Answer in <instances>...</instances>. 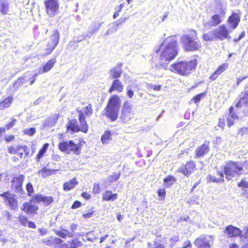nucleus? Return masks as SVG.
<instances>
[{
    "instance_id": "obj_5",
    "label": "nucleus",
    "mask_w": 248,
    "mask_h": 248,
    "mask_svg": "<svg viewBox=\"0 0 248 248\" xmlns=\"http://www.w3.org/2000/svg\"><path fill=\"white\" fill-rule=\"evenodd\" d=\"M59 148L62 152L70 154L73 152L75 155H79L80 152V147L79 144H75L73 141L61 142L59 144Z\"/></svg>"
},
{
    "instance_id": "obj_25",
    "label": "nucleus",
    "mask_w": 248,
    "mask_h": 248,
    "mask_svg": "<svg viewBox=\"0 0 248 248\" xmlns=\"http://www.w3.org/2000/svg\"><path fill=\"white\" fill-rule=\"evenodd\" d=\"M33 200L38 202H42L46 205H49L53 202V199L51 197H43L37 194L34 195Z\"/></svg>"
},
{
    "instance_id": "obj_59",
    "label": "nucleus",
    "mask_w": 248,
    "mask_h": 248,
    "mask_svg": "<svg viewBox=\"0 0 248 248\" xmlns=\"http://www.w3.org/2000/svg\"><path fill=\"white\" fill-rule=\"evenodd\" d=\"M93 191L94 193L98 194L100 192L99 185L98 184H95L93 186Z\"/></svg>"
},
{
    "instance_id": "obj_6",
    "label": "nucleus",
    "mask_w": 248,
    "mask_h": 248,
    "mask_svg": "<svg viewBox=\"0 0 248 248\" xmlns=\"http://www.w3.org/2000/svg\"><path fill=\"white\" fill-rule=\"evenodd\" d=\"M0 196L3 198L6 204L8 205L11 209H17V200L15 195L6 192L1 194Z\"/></svg>"
},
{
    "instance_id": "obj_40",
    "label": "nucleus",
    "mask_w": 248,
    "mask_h": 248,
    "mask_svg": "<svg viewBox=\"0 0 248 248\" xmlns=\"http://www.w3.org/2000/svg\"><path fill=\"white\" fill-rule=\"evenodd\" d=\"M233 107H231L230 108V116L227 119V122L228 125L230 127L233 124V122L235 118H237V116L233 113Z\"/></svg>"
},
{
    "instance_id": "obj_45",
    "label": "nucleus",
    "mask_w": 248,
    "mask_h": 248,
    "mask_svg": "<svg viewBox=\"0 0 248 248\" xmlns=\"http://www.w3.org/2000/svg\"><path fill=\"white\" fill-rule=\"evenodd\" d=\"M238 186L240 187H242L243 193H248V182L245 180H242V181L238 184Z\"/></svg>"
},
{
    "instance_id": "obj_17",
    "label": "nucleus",
    "mask_w": 248,
    "mask_h": 248,
    "mask_svg": "<svg viewBox=\"0 0 248 248\" xmlns=\"http://www.w3.org/2000/svg\"><path fill=\"white\" fill-rule=\"evenodd\" d=\"M38 209V205L32 202H26L23 204L21 209L28 214H35Z\"/></svg>"
},
{
    "instance_id": "obj_33",
    "label": "nucleus",
    "mask_w": 248,
    "mask_h": 248,
    "mask_svg": "<svg viewBox=\"0 0 248 248\" xmlns=\"http://www.w3.org/2000/svg\"><path fill=\"white\" fill-rule=\"evenodd\" d=\"M117 198V194L112 193L110 191H107L103 194L102 200L103 201H114Z\"/></svg>"
},
{
    "instance_id": "obj_4",
    "label": "nucleus",
    "mask_w": 248,
    "mask_h": 248,
    "mask_svg": "<svg viewBox=\"0 0 248 248\" xmlns=\"http://www.w3.org/2000/svg\"><path fill=\"white\" fill-rule=\"evenodd\" d=\"M181 40L183 47L186 51H195L201 47L200 41L196 40L194 37L188 34H185L181 37Z\"/></svg>"
},
{
    "instance_id": "obj_49",
    "label": "nucleus",
    "mask_w": 248,
    "mask_h": 248,
    "mask_svg": "<svg viewBox=\"0 0 248 248\" xmlns=\"http://www.w3.org/2000/svg\"><path fill=\"white\" fill-rule=\"evenodd\" d=\"M175 178L171 176H169L167 178H166L164 180V182L166 184V186H171L174 182H175Z\"/></svg>"
},
{
    "instance_id": "obj_3",
    "label": "nucleus",
    "mask_w": 248,
    "mask_h": 248,
    "mask_svg": "<svg viewBox=\"0 0 248 248\" xmlns=\"http://www.w3.org/2000/svg\"><path fill=\"white\" fill-rule=\"evenodd\" d=\"M224 170L226 178L228 180H232L244 172L242 164L239 162L229 161L225 165Z\"/></svg>"
},
{
    "instance_id": "obj_50",
    "label": "nucleus",
    "mask_w": 248,
    "mask_h": 248,
    "mask_svg": "<svg viewBox=\"0 0 248 248\" xmlns=\"http://www.w3.org/2000/svg\"><path fill=\"white\" fill-rule=\"evenodd\" d=\"M179 240V236L178 235L172 236L170 239V247L173 246L176 242Z\"/></svg>"
},
{
    "instance_id": "obj_15",
    "label": "nucleus",
    "mask_w": 248,
    "mask_h": 248,
    "mask_svg": "<svg viewBox=\"0 0 248 248\" xmlns=\"http://www.w3.org/2000/svg\"><path fill=\"white\" fill-rule=\"evenodd\" d=\"M121 104L120 97L118 95H114L109 99L106 107L119 110Z\"/></svg>"
},
{
    "instance_id": "obj_37",
    "label": "nucleus",
    "mask_w": 248,
    "mask_h": 248,
    "mask_svg": "<svg viewBox=\"0 0 248 248\" xmlns=\"http://www.w3.org/2000/svg\"><path fill=\"white\" fill-rule=\"evenodd\" d=\"M122 73V71L120 68L115 67L110 70L109 75L112 78L117 79L120 77Z\"/></svg>"
},
{
    "instance_id": "obj_2",
    "label": "nucleus",
    "mask_w": 248,
    "mask_h": 248,
    "mask_svg": "<svg viewBox=\"0 0 248 248\" xmlns=\"http://www.w3.org/2000/svg\"><path fill=\"white\" fill-rule=\"evenodd\" d=\"M197 65V61L195 59L189 62H180L175 63L171 65L170 70L180 75L187 76L191 73Z\"/></svg>"
},
{
    "instance_id": "obj_19",
    "label": "nucleus",
    "mask_w": 248,
    "mask_h": 248,
    "mask_svg": "<svg viewBox=\"0 0 248 248\" xmlns=\"http://www.w3.org/2000/svg\"><path fill=\"white\" fill-rule=\"evenodd\" d=\"M67 131L70 134L78 132L80 131V128L78 124V122L76 120H70L66 124Z\"/></svg>"
},
{
    "instance_id": "obj_63",
    "label": "nucleus",
    "mask_w": 248,
    "mask_h": 248,
    "mask_svg": "<svg viewBox=\"0 0 248 248\" xmlns=\"http://www.w3.org/2000/svg\"><path fill=\"white\" fill-rule=\"evenodd\" d=\"M81 205V203L78 201H76L74 202L72 206V209H76Z\"/></svg>"
},
{
    "instance_id": "obj_21",
    "label": "nucleus",
    "mask_w": 248,
    "mask_h": 248,
    "mask_svg": "<svg viewBox=\"0 0 248 248\" xmlns=\"http://www.w3.org/2000/svg\"><path fill=\"white\" fill-rule=\"evenodd\" d=\"M56 62V59H52L49 60L43 66V68H40L38 73L34 74V76H37L39 74H44L49 71L54 65Z\"/></svg>"
},
{
    "instance_id": "obj_13",
    "label": "nucleus",
    "mask_w": 248,
    "mask_h": 248,
    "mask_svg": "<svg viewBox=\"0 0 248 248\" xmlns=\"http://www.w3.org/2000/svg\"><path fill=\"white\" fill-rule=\"evenodd\" d=\"M218 14H216L212 16L210 21V24L212 26H216L219 24L221 22V17L225 15V8L221 7L218 12Z\"/></svg>"
},
{
    "instance_id": "obj_38",
    "label": "nucleus",
    "mask_w": 248,
    "mask_h": 248,
    "mask_svg": "<svg viewBox=\"0 0 248 248\" xmlns=\"http://www.w3.org/2000/svg\"><path fill=\"white\" fill-rule=\"evenodd\" d=\"M30 77V76L29 74L26 73L25 76L19 78L16 81H15L13 85L14 87L16 86L17 84H18L19 85H21L27 83L29 81V78Z\"/></svg>"
},
{
    "instance_id": "obj_7",
    "label": "nucleus",
    "mask_w": 248,
    "mask_h": 248,
    "mask_svg": "<svg viewBox=\"0 0 248 248\" xmlns=\"http://www.w3.org/2000/svg\"><path fill=\"white\" fill-rule=\"evenodd\" d=\"M213 240L211 235H202L195 240L194 244L198 248H209Z\"/></svg>"
},
{
    "instance_id": "obj_32",
    "label": "nucleus",
    "mask_w": 248,
    "mask_h": 248,
    "mask_svg": "<svg viewBox=\"0 0 248 248\" xmlns=\"http://www.w3.org/2000/svg\"><path fill=\"white\" fill-rule=\"evenodd\" d=\"M77 182L75 178H73L68 182H65L63 186V190L65 191H69L73 189L75 186L78 185Z\"/></svg>"
},
{
    "instance_id": "obj_48",
    "label": "nucleus",
    "mask_w": 248,
    "mask_h": 248,
    "mask_svg": "<svg viewBox=\"0 0 248 248\" xmlns=\"http://www.w3.org/2000/svg\"><path fill=\"white\" fill-rule=\"evenodd\" d=\"M101 23H94L91 26L90 29V33L92 34L96 33L101 26Z\"/></svg>"
},
{
    "instance_id": "obj_20",
    "label": "nucleus",
    "mask_w": 248,
    "mask_h": 248,
    "mask_svg": "<svg viewBox=\"0 0 248 248\" xmlns=\"http://www.w3.org/2000/svg\"><path fill=\"white\" fill-rule=\"evenodd\" d=\"M209 144L208 141H205L203 144L197 148L196 151V156L200 157L207 154L210 150Z\"/></svg>"
},
{
    "instance_id": "obj_36",
    "label": "nucleus",
    "mask_w": 248,
    "mask_h": 248,
    "mask_svg": "<svg viewBox=\"0 0 248 248\" xmlns=\"http://www.w3.org/2000/svg\"><path fill=\"white\" fill-rule=\"evenodd\" d=\"M57 170L49 169L46 168H43L41 170H39L38 173L39 174H41L43 177L45 178L54 174Z\"/></svg>"
},
{
    "instance_id": "obj_30",
    "label": "nucleus",
    "mask_w": 248,
    "mask_h": 248,
    "mask_svg": "<svg viewBox=\"0 0 248 248\" xmlns=\"http://www.w3.org/2000/svg\"><path fill=\"white\" fill-rule=\"evenodd\" d=\"M217 175L218 177H216V176L212 175H208L207 178L208 181L217 183L223 181L224 174L222 172L217 171Z\"/></svg>"
},
{
    "instance_id": "obj_47",
    "label": "nucleus",
    "mask_w": 248,
    "mask_h": 248,
    "mask_svg": "<svg viewBox=\"0 0 248 248\" xmlns=\"http://www.w3.org/2000/svg\"><path fill=\"white\" fill-rule=\"evenodd\" d=\"M52 247L54 248H56L59 247L60 245H61L63 242V241L59 238L57 237H52Z\"/></svg>"
},
{
    "instance_id": "obj_42",
    "label": "nucleus",
    "mask_w": 248,
    "mask_h": 248,
    "mask_svg": "<svg viewBox=\"0 0 248 248\" xmlns=\"http://www.w3.org/2000/svg\"><path fill=\"white\" fill-rule=\"evenodd\" d=\"M112 140L109 131H106L101 137V141L103 144H108Z\"/></svg>"
},
{
    "instance_id": "obj_35",
    "label": "nucleus",
    "mask_w": 248,
    "mask_h": 248,
    "mask_svg": "<svg viewBox=\"0 0 248 248\" xmlns=\"http://www.w3.org/2000/svg\"><path fill=\"white\" fill-rule=\"evenodd\" d=\"M13 102V97L12 96H9L3 101L0 102V109L4 110L9 108Z\"/></svg>"
},
{
    "instance_id": "obj_56",
    "label": "nucleus",
    "mask_w": 248,
    "mask_h": 248,
    "mask_svg": "<svg viewBox=\"0 0 248 248\" xmlns=\"http://www.w3.org/2000/svg\"><path fill=\"white\" fill-rule=\"evenodd\" d=\"M16 119L13 118L12 121L6 125V127L7 129L11 128L16 123Z\"/></svg>"
},
{
    "instance_id": "obj_8",
    "label": "nucleus",
    "mask_w": 248,
    "mask_h": 248,
    "mask_svg": "<svg viewBox=\"0 0 248 248\" xmlns=\"http://www.w3.org/2000/svg\"><path fill=\"white\" fill-rule=\"evenodd\" d=\"M45 5L47 14L49 16L53 17L56 15L59 10L58 0H45Z\"/></svg>"
},
{
    "instance_id": "obj_62",
    "label": "nucleus",
    "mask_w": 248,
    "mask_h": 248,
    "mask_svg": "<svg viewBox=\"0 0 248 248\" xmlns=\"http://www.w3.org/2000/svg\"><path fill=\"white\" fill-rule=\"evenodd\" d=\"M165 190L164 189H160L158 191V195L159 197L161 198H164L165 196Z\"/></svg>"
},
{
    "instance_id": "obj_34",
    "label": "nucleus",
    "mask_w": 248,
    "mask_h": 248,
    "mask_svg": "<svg viewBox=\"0 0 248 248\" xmlns=\"http://www.w3.org/2000/svg\"><path fill=\"white\" fill-rule=\"evenodd\" d=\"M55 232L57 235L62 238H66L67 237H73V233L72 232H71L68 230L64 229H62L60 230H57L55 231Z\"/></svg>"
},
{
    "instance_id": "obj_60",
    "label": "nucleus",
    "mask_w": 248,
    "mask_h": 248,
    "mask_svg": "<svg viewBox=\"0 0 248 248\" xmlns=\"http://www.w3.org/2000/svg\"><path fill=\"white\" fill-rule=\"evenodd\" d=\"M127 90V95L129 97V98H132L134 95V92L132 90H131L128 87H126Z\"/></svg>"
},
{
    "instance_id": "obj_52",
    "label": "nucleus",
    "mask_w": 248,
    "mask_h": 248,
    "mask_svg": "<svg viewBox=\"0 0 248 248\" xmlns=\"http://www.w3.org/2000/svg\"><path fill=\"white\" fill-rule=\"evenodd\" d=\"M36 132L35 128H30L29 129H25L24 130V133L29 136L33 135Z\"/></svg>"
},
{
    "instance_id": "obj_14",
    "label": "nucleus",
    "mask_w": 248,
    "mask_h": 248,
    "mask_svg": "<svg viewBox=\"0 0 248 248\" xmlns=\"http://www.w3.org/2000/svg\"><path fill=\"white\" fill-rule=\"evenodd\" d=\"M119 110L106 107L104 110V115L111 121H116L118 117V112Z\"/></svg>"
},
{
    "instance_id": "obj_41",
    "label": "nucleus",
    "mask_w": 248,
    "mask_h": 248,
    "mask_svg": "<svg viewBox=\"0 0 248 248\" xmlns=\"http://www.w3.org/2000/svg\"><path fill=\"white\" fill-rule=\"evenodd\" d=\"M49 147V144L47 143H45L43 147L40 150L39 153H38L36 156L37 161L38 162L40 161V159L41 158L43 157L44 154L46 152Z\"/></svg>"
},
{
    "instance_id": "obj_39",
    "label": "nucleus",
    "mask_w": 248,
    "mask_h": 248,
    "mask_svg": "<svg viewBox=\"0 0 248 248\" xmlns=\"http://www.w3.org/2000/svg\"><path fill=\"white\" fill-rule=\"evenodd\" d=\"M202 38L204 40L206 41H210L216 39L214 29L205 34H204L202 36Z\"/></svg>"
},
{
    "instance_id": "obj_44",
    "label": "nucleus",
    "mask_w": 248,
    "mask_h": 248,
    "mask_svg": "<svg viewBox=\"0 0 248 248\" xmlns=\"http://www.w3.org/2000/svg\"><path fill=\"white\" fill-rule=\"evenodd\" d=\"M57 118L55 116H52L48 118L45 122V125L52 127L55 125L57 123Z\"/></svg>"
},
{
    "instance_id": "obj_54",
    "label": "nucleus",
    "mask_w": 248,
    "mask_h": 248,
    "mask_svg": "<svg viewBox=\"0 0 248 248\" xmlns=\"http://www.w3.org/2000/svg\"><path fill=\"white\" fill-rule=\"evenodd\" d=\"M26 189L28 192V194L30 196H31L34 192L33 186L30 183H29L26 185Z\"/></svg>"
},
{
    "instance_id": "obj_61",
    "label": "nucleus",
    "mask_w": 248,
    "mask_h": 248,
    "mask_svg": "<svg viewBox=\"0 0 248 248\" xmlns=\"http://www.w3.org/2000/svg\"><path fill=\"white\" fill-rule=\"evenodd\" d=\"M191 247V242L189 240H186L183 243V247L181 248H187Z\"/></svg>"
},
{
    "instance_id": "obj_28",
    "label": "nucleus",
    "mask_w": 248,
    "mask_h": 248,
    "mask_svg": "<svg viewBox=\"0 0 248 248\" xmlns=\"http://www.w3.org/2000/svg\"><path fill=\"white\" fill-rule=\"evenodd\" d=\"M82 246V243L81 241L78 239H74L70 241H67L66 244L62 245L61 248H78Z\"/></svg>"
},
{
    "instance_id": "obj_31",
    "label": "nucleus",
    "mask_w": 248,
    "mask_h": 248,
    "mask_svg": "<svg viewBox=\"0 0 248 248\" xmlns=\"http://www.w3.org/2000/svg\"><path fill=\"white\" fill-rule=\"evenodd\" d=\"M9 11V3L7 0H0V12L5 15Z\"/></svg>"
},
{
    "instance_id": "obj_1",
    "label": "nucleus",
    "mask_w": 248,
    "mask_h": 248,
    "mask_svg": "<svg viewBox=\"0 0 248 248\" xmlns=\"http://www.w3.org/2000/svg\"><path fill=\"white\" fill-rule=\"evenodd\" d=\"M156 52L159 56L160 65L166 68L168 63L177 54V42L176 36H171L166 38Z\"/></svg>"
},
{
    "instance_id": "obj_18",
    "label": "nucleus",
    "mask_w": 248,
    "mask_h": 248,
    "mask_svg": "<svg viewBox=\"0 0 248 248\" xmlns=\"http://www.w3.org/2000/svg\"><path fill=\"white\" fill-rule=\"evenodd\" d=\"M240 21V15L233 12L228 19V23L232 27V30H234L237 27Z\"/></svg>"
},
{
    "instance_id": "obj_27",
    "label": "nucleus",
    "mask_w": 248,
    "mask_h": 248,
    "mask_svg": "<svg viewBox=\"0 0 248 248\" xmlns=\"http://www.w3.org/2000/svg\"><path fill=\"white\" fill-rule=\"evenodd\" d=\"M124 86L122 82L119 79H115L113 80L111 86L108 90L109 93H111L114 91H116L121 93L123 91Z\"/></svg>"
},
{
    "instance_id": "obj_10",
    "label": "nucleus",
    "mask_w": 248,
    "mask_h": 248,
    "mask_svg": "<svg viewBox=\"0 0 248 248\" xmlns=\"http://www.w3.org/2000/svg\"><path fill=\"white\" fill-rule=\"evenodd\" d=\"M133 115L131 107L128 103L124 102L120 119L123 122H127L132 118Z\"/></svg>"
},
{
    "instance_id": "obj_58",
    "label": "nucleus",
    "mask_w": 248,
    "mask_h": 248,
    "mask_svg": "<svg viewBox=\"0 0 248 248\" xmlns=\"http://www.w3.org/2000/svg\"><path fill=\"white\" fill-rule=\"evenodd\" d=\"M203 95H204L203 93H201V94H198L192 99V100H193L195 103H197L200 102V101L202 97L203 96Z\"/></svg>"
},
{
    "instance_id": "obj_11",
    "label": "nucleus",
    "mask_w": 248,
    "mask_h": 248,
    "mask_svg": "<svg viewBox=\"0 0 248 248\" xmlns=\"http://www.w3.org/2000/svg\"><path fill=\"white\" fill-rule=\"evenodd\" d=\"M60 39V34L58 31H54L53 34L51 36L50 40L48 43V46L46 48V55L50 54L55 47L58 44Z\"/></svg>"
},
{
    "instance_id": "obj_9",
    "label": "nucleus",
    "mask_w": 248,
    "mask_h": 248,
    "mask_svg": "<svg viewBox=\"0 0 248 248\" xmlns=\"http://www.w3.org/2000/svg\"><path fill=\"white\" fill-rule=\"evenodd\" d=\"M215 32L216 39L223 41L225 39H230L231 36L229 35L231 31H229L225 25L219 26L214 29Z\"/></svg>"
},
{
    "instance_id": "obj_24",
    "label": "nucleus",
    "mask_w": 248,
    "mask_h": 248,
    "mask_svg": "<svg viewBox=\"0 0 248 248\" xmlns=\"http://www.w3.org/2000/svg\"><path fill=\"white\" fill-rule=\"evenodd\" d=\"M20 150H23L27 155H28L29 150L27 146L16 145L9 147L8 148V152L11 154H16Z\"/></svg>"
},
{
    "instance_id": "obj_16",
    "label": "nucleus",
    "mask_w": 248,
    "mask_h": 248,
    "mask_svg": "<svg viewBox=\"0 0 248 248\" xmlns=\"http://www.w3.org/2000/svg\"><path fill=\"white\" fill-rule=\"evenodd\" d=\"M195 167V162L194 161H188L186 164L185 167L179 169V171L183 173L185 175L188 176L193 171Z\"/></svg>"
},
{
    "instance_id": "obj_23",
    "label": "nucleus",
    "mask_w": 248,
    "mask_h": 248,
    "mask_svg": "<svg viewBox=\"0 0 248 248\" xmlns=\"http://www.w3.org/2000/svg\"><path fill=\"white\" fill-rule=\"evenodd\" d=\"M229 64L227 63H224L219 66L217 70L210 77V79L214 81L216 80L218 76L224 72L228 67Z\"/></svg>"
},
{
    "instance_id": "obj_51",
    "label": "nucleus",
    "mask_w": 248,
    "mask_h": 248,
    "mask_svg": "<svg viewBox=\"0 0 248 248\" xmlns=\"http://www.w3.org/2000/svg\"><path fill=\"white\" fill-rule=\"evenodd\" d=\"M18 219L20 223L23 226H26L28 222L27 217L22 215H20L18 217Z\"/></svg>"
},
{
    "instance_id": "obj_55",
    "label": "nucleus",
    "mask_w": 248,
    "mask_h": 248,
    "mask_svg": "<svg viewBox=\"0 0 248 248\" xmlns=\"http://www.w3.org/2000/svg\"><path fill=\"white\" fill-rule=\"evenodd\" d=\"M241 102H244L245 104H247L248 103V90L246 91L243 96L241 97Z\"/></svg>"
},
{
    "instance_id": "obj_43",
    "label": "nucleus",
    "mask_w": 248,
    "mask_h": 248,
    "mask_svg": "<svg viewBox=\"0 0 248 248\" xmlns=\"http://www.w3.org/2000/svg\"><path fill=\"white\" fill-rule=\"evenodd\" d=\"M120 175L121 173L120 172H114L112 175L108 176L106 180L109 184L112 183L118 180L120 178Z\"/></svg>"
},
{
    "instance_id": "obj_29",
    "label": "nucleus",
    "mask_w": 248,
    "mask_h": 248,
    "mask_svg": "<svg viewBox=\"0 0 248 248\" xmlns=\"http://www.w3.org/2000/svg\"><path fill=\"white\" fill-rule=\"evenodd\" d=\"M241 231L237 228L232 226H229L226 227L225 233L229 237L237 236L241 234Z\"/></svg>"
},
{
    "instance_id": "obj_53",
    "label": "nucleus",
    "mask_w": 248,
    "mask_h": 248,
    "mask_svg": "<svg viewBox=\"0 0 248 248\" xmlns=\"http://www.w3.org/2000/svg\"><path fill=\"white\" fill-rule=\"evenodd\" d=\"M147 88L148 89H152L155 91H160L161 89V86L159 85H153V84L151 83H148L147 84Z\"/></svg>"
},
{
    "instance_id": "obj_64",
    "label": "nucleus",
    "mask_w": 248,
    "mask_h": 248,
    "mask_svg": "<svg viewBox=\"0 0 248 248\" xmlns=\"http://www.w3.org/2000/svg\"><path fill=\"white\" fill-rule=\"evenodd\" d=\"M245 36V32H242L239 36L238 37V38H235L234 39V41L235 42H237L238 41H239L242 38H243Z\"/></svg>"
},
{
    "instance_id": "obj_12",
    "label": "nucleus",
    "mask_w": 248,
    "mask_h": 248,
    "mask_svg": "<svg viewBox=\"0 0 248 248\" xmlns=\"http://www.w3.org/2000/svg\"><path fill=\"white\" fill-rule=\"evenodd\" d=\"M24 179L25 177L21 174L15 176L11 182L12 188L18 192L22 190V186Z\"/></svg>"
},
{
    "instance_id": "obj_22",
    "label": "nucleus",
    "mask_w": 248,
    "mask_h": 248,
    "mask_svg": "<svg viewBox=\"0 0 248 248\" xmlns=\"http://www.w3.org/2000/svg\"><path fill=\"white\" fill-rule=\"evenodd\" d=\"M126 18H122L109 25V27L106 33V35H109L117 31L118 26L120 24L124 22Z\"/></svg>"
},
{
    "instance_id": "obj_46",
    "label": "nucleus",
    "mask_w": 248,
    "mask_h": 248,
    "mask_svg": "<svg viewBox=\"0 0 248 248\" xmlns=\"http://www.w3.org/2000/svg\"><path fill=\"white\" fill-rule=\"evenodd\" d=\"M81 111L83 113L84 115L85 114L87 116H90L93 113L91 104H89L87 107L83 108V110Z\"/></svg>"
},
{
    "instance_id": "obj_57",
    "label": "nucleus",
    "mask_w": 248,
    "mask_h": 248,
    "mask_svg": "<svg viewBox=\"0 0 248 248\" xmlns=\"http://www.w3.org/2000/svg\"><path fill=\"white\" fill-rule=\"evenodd\" d=\"M52 237L46 238L43 240L44 243L47 246L52 247Z\"/></svg>"
},
{
    "instance_id": "obj_26",
    "label": "nucleus",
    "mask_w": 248,
    "mask_h": 248,
    "mask_svg": "<svg viewBox=\"0 0 248 248\" xmlns=\"http://www.w3.org/2000/svg\"><path fill=\"white\" fill-rule=\"evenodd\" d=\"M79 121L80 123V130L85 133H86L88 130V126L87 122L85 120V116L81 111H79L78 115Z\"/></svg>"
}]
</instances>
